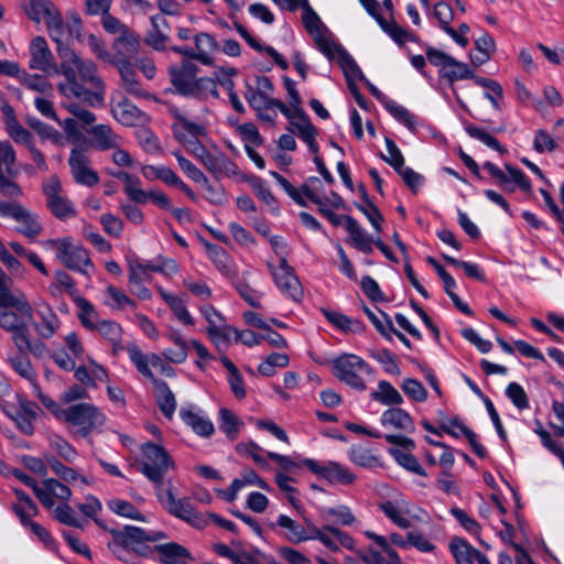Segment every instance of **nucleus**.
<instances>
[{
  "label": "nucleus",
  "mask_w": 564,
  "mask_h": 564,
  "mask_svg": "<svg viewBox=\"0 0 564 564\" xmlns=\"http://www.w3.org/2000/svg\"><path fill=\"white\" fill-rule=\"evenodd\" d=\"M45 24L51 39L58 44L57 53L62 59L61 73L66 79L58 85L61 94L90 106L100 104L104 99L102 82L97 75L95 63L79 57L69 46L61 43L64 28L61 14L51 18Z\"/></svg>",
  "instance_id": "1"
},
{
  "label": "nucleus",
  "mask_w": 564,
  "mask_h": 564,
  "mask_svg": "<svg viewBox=\"0 0 564 564\" xmlns=\"http://www.w3.org/2000/svg\"><path fill=\"white\" fill-rule=\"evenodd\" d=\"M107 531L111 535L108 547L113 553H117L119 549L130 550L143 557L152 553V549L147 544L148 542H156L167 538L163 531H147L134 525H124L120 530L110 528Z\"/></svg>",
  "instance_id": "2"
},
{
  "label": "nucleus",
  "mask_w": 564,
  "mask_h": 564,
  "mask_svg": "<svg viewBox=\"0 0 564 564\" xmlns=\"http://www.w3.org/2000/svg\"><path fill=\"white\" fill-rule=\"evenodd\" d=\"M62 422L75 429L74 437L87 438L106 423V415L95 404L82 402L65 408Z\"/></svg>",
  "instance_id": "3"
},
{
  "label": "nucleus",
  "mask_w": 564,
  "mask_h": 564,
  "mask_svg": "<svg viewBox=\"0 0 564 564\" xmlns=\"http://www.w3.org/2000/svg\"><path fill=\"white\" fill-rule=\"evenodd\" d=\"M141 456L139 471L154 485L156 491L162 489L167 470L175 467L172 457L162 445L152 442L141 446Z\"/></svg>",
  "instance_id": "4"
},
{
  "label": "nucleus",
  "mask_w": 564,
  "mask_h": 564,
  "mask_svg": "<svg viewBox=\"0 0 564 564\" xmlns=\"http://www.w3.org/2000/svg\"><path fill=\"white\" fill-rule=\"evenodd\" d=\"M372 372V367L354 354H343L333 360V375L358 391L366 390L365 376H370Z\"/></svg>",
  "instance_id": "5"
},
{
  "label": "nucleus",
  "mask_w": 564,
  "mask_h": 564,
  "mask_svg": "<svg viewBox=\"0 0 564 564\" xmlns=\"http://www.w3.org/2000/svg\"><path fill=\"white\" fill-rule=\"evenodd\" d=\"M44 246L55 250L57 260L67 269L88 274L87 269L94 268L90 254L80 245H74L70 237L48 239Z\"/></svg>",
  "instance_id": "6"
},
{
  "label": "nucleus",
  "mask_w": 564,
  "mask_h": 564,
  "mask_svg": "<svg viewBox=\"0 0 564 564\" xmlns=\"http://www.w3.org/2000/svg\"><path fill=\"white\" fill-rule=\"evenodd\" d=\"M172 482L169 480V488L166 490L160 489L156 491V497L166 511L187 522L196 529H204L208 524L205 514L198 513L192 505L189 498L177 499L172 489Z\"/></svg>",
  "instance_id": "7"
},
{
  "label": "nucleus",
  "mask_w": 564,
  "mask_h": 564,
  "mask_svg": "<svg viewBox=\"0 0 564 564\" xmlns=\"http://www.w3.org/2000/svg\"><path fill=\"white\" fill-rule=\"evenodd\" d=\"M43 193L46 198V206L59 220H67L76 216L74 203L63 195L61 180L53 175L43 184Z\"/></svg>",
  "instance_id": "8"
},
{
  "label": "nucleus",
  "mask_w": 564,
  "mask_h": 564,
  "mask_svg": "<svg viewBox=\"0 0 564 564\" xmlns=\"http://www.w3.org/2000/svg\"><path fill=\"white\" fill-rule=\"evenodd\" d=\"M198 70L197 65L189 61H184L180 66L170 68V80L178 95L196 99L200 86V77H197Z\"/></svg>",
  "instance_id": "9"
},
{
  "label": "nucleus",
  "mask_w": 564,
  "mask_h": 564,
  "mask_svg": "<svg viewBox=\"0 0 564 564\" xmlns=\"http://www.w3.org/2000/svg\"><path fill=\"white\" fill-rule=\"evenodd\" d=\"M268 268L276 286L285 296L295 302L302 300L303 289L294 273V270L289 265L286 258L282 257L278 267H273L271 263H268Z\"/></svg>",
  "instance_id": "10"
},
{
  "label": "nucleus",
  "mask_w": 564,
  "mask_h": 564,
  "mask_svg": "<svg viewBox=\"0 0 564 564\" xmlns=\"http://www.w3.org/2000/svg\"><path fill=\"white\" fill-rule=\"evenodd\" d=\"M302 464L313 474L326 479L330 484L351 485L356 475L337 462L321 464L312 458L303 459Z\"/></svg>",
  "instance_id": "11"
},
{
  "label": "nucleus",
  "mask_w": 564,
  "mask_h": 564,
  "mask_svg": "<svg viewBox=\"0 0 564 564\" xmlns=\"http://www.w3.org/2000/svg\"><path fill=\"white\" fill-rule=\"evenodd\" d=\"M68 165L76 184L94 187L99 183V175L97 171L91 167V161L84 151L73 149L69 153Z\"/></svg>",
  "instance_id": "12"
},
{
  "label": "nucleus",
  "mask_w": 564,
  "mask_h": 564,
  "mask_svg": "<svg viewBox=\"0 0 564 564\" xmlns=\"http://www.w3.org/2000/svg\"><path fill=\"white\" fill-rule=\"evenodd\" d=\"M29 66L31 69L41 70L45 74L59 73L54 55L43 36H36L31 41Z\"/></svg>",
  "instance_id": "13"
},
{
  "label": "nucleus",
  "mask_w": 564,
  "mask_h": 564,
  "mask_svg": "<svg viewBox=\"0 0 564 564\" xmlns=\"http://www.w3.org/2000/svg\"><path fill=\"white\" fill-rule=\"evenodd\" d=\"M17 312L13 311H0V327L11 334L12 341L15 347H21V345L26 346V334L29 330L28 321L31 318L23 315L15 307H13Z\"/></svg>",
  "instance_id": "14"
},
{
  "label": "nucleus",
  "mask_w": 564,
  "mask_h": 564,
  "mask_svg": "<svg viewBox=\"0 0 564 564\" xmlns=\"http://www.w3.org/2000/svg\"><path fill=\"white\" fill-rule=\"evenodd\" d=\"M12 284V280L7 275V273L0 268V307H15L19 312H21L26 317H32V306L29 303L26 296L19 292L17 294L10 291V285Z\"/></svg>",
  "instance_id": "15"
},
{
  "label": "nucleus",
  "mask_w": 564,
  "mask_h": 564,
  "mask_svg": "<svg viewBox=\"0 0 564 564\" xmlns=\"http://www.w3.org/2000/svg\"><path fill=\"white\" fill-rule=\"evenodd\" d=\"M245 98L249 106L257 112H260V110L276 108L284 117L292 119L291 109L282 100L273 98L271 95H262L261 93L254 91L253 87L250 85H247Z\"/></svg>",
  "instance_id": "16"
},
{
  "label": "nucleus",
  "mask_w": 564,
  "mask_h": 564,
  "mask_svg": "<svg viewBox=\"0 0 564 564\" xmlns=\"http://www.w3.org/2000/svg\"><path fill=\"white\" fill-rule=\"evenodd\" d=\"M6 131L9 137L17 143L29 145L32 142L31 132L25 129L18 120L14 109L9 104L1 107Z\"/></svg>",
  "instance_id": "17"
},
{
  "label": "nucleus",
  "mask_w": 564,
  "mask_h": 564,
  "mask_svg": "<svg viewBox=\"0 0 564 564\" xmlns=\"http://www.w3.org/2000/svg\"><path fill=\"white\" fill-rule=\"evenodd\" d=\"M206 250L208 258L223 275L230 280L238 278V267L224 248L213 243H206Z\"/></svg>",
  "instance_id": "18"
},
{
  "label": "nucleus",
  "mask_w": 564,
  "mask_h": 564,
  "mask_svg": "<svg viewBox=\"0 0 564 564\" xmlns=\"http://www.w3.org/2000/svg\"><path fill=\"white\" fill-rule=\"evenodd\" d=\"M200 162L216 178L237 174V165L221 152L209 151Z\"/></svg>",
  "instance_id": "19"
},
{
  "label": "nucleus",
  "mask_w": 564,
  "mask_h": 564,
  "mask_svg": "<svg viewBox=\"0 0 564 564\" xmlns=\"http://www.w3.org/2000/svg\"><path fill=\"white\" fill-rule=\"evenodd\" d=\"M88 133L91 145L99 151H108L122 144V138L108 124L93 126Z\"/></svg>",
  "instance_id": "20"
},
{
  "label": "nucleus",
  "mask_w": 564,
  "mask_h": 564,
  "mask_svg": "<svg viewBox=\"0 0 564 564\" xmlns=\"http://www.w3.org/2000/svg\"><path fill=\"white\" fill-rule=\"evenodd\" d=\"M289 120L290 123L295 128L299 138L302 139L307 144L310 151L314 154H317V129L312 124L306 112L304 110H300L299 116H295L292 112V119Z\"/></svg>",
  "instance_id": "21"
},
{
  "label": "nucleus",
  "mask_w": 564,
  "mask_h": 564,
  "mask_svg": "<svg viewBox=\"0 0 564 564\" xmlns=\"http://www.w3.org/2000/svg\"><path fill=\"white\" fill-rule=\"evenodd\" d=\"M180 416L199 436L209 437L215 432L213 422L200 410L181 409Z\"/></svg>",
  "instance_id": "22"
},
{
  "label": "nucleus",
  "mask_w": 564,
  "mask_h": 564,
  "mask_svg": "<svg viewBox=\"0 0 564 564\" xmlns=\"http://www.w3.org/2000/svg\"><path fill=\"white\" fill-rule=\"evenodd\" d=\"M153 395L162 414L171 420L176 410V399L169 384L162 379H155L152 382Z\"/></svg>",
  "instance_id": "23"
},
{
  "label": "nucleus",
  "mask_w": 564,
  "mask_h": 564,
  "mask_svg": "<svg viewBox=\"0 0 564 564\" xmlns=\"http://www.w3.org/2000/svg\"><path fill=\"white\" fill-rule=\"evenodd\" d=\"M141 39L130 28L113 41V51L116 52L117 61H129L139 52Z\"/></svg>",
  "instance_id": "24"
},
{
  "label": "nucleus",
  "mask_w": 564,
  "mask_h": 564,
  "mask_svg": "<svg viewBox=\"0 0 564 564\" xmlns=\"http://www.w3.org/2000/svg\"><path fill=\"white\" fill-rule=\"evenodd\" d=\"M112 117L122 126L133 127L142 122L143 112L130 100L123 98L111 106Z\"/></svg>",
  "instance_id": "25"
},
{
  "label": "nucleus",
  "mask_w": 564,
  "mask_h": 564,
  "mask_svg": "<svg viewBox=\"0 0 564 564\" xmlns=\"http://www.w3.org/2000/svg\"><path fill=\"white\" fill-rule=\"evenodd\" d=\"M380 423L384 427H392L404 433H413L415 431L411 415L398 406L386 410L380 417Z\"/></svg>",
  "instance_id": "26"
},
{
  "label": "nucleus",
  "mask_w": 564,
  "mask_h": 564,
  "mask_svg": "<svg viewBox=\"0 0 564 564\" xmlns=\"http://www.w3.org/2000/svg\"><path fill=\"white\" fill-rule=\"evenodd\" d=\"M108 174L123 183V192L135 204H145L148 202L147 192L140 188L141 180L126 171H108Z\"/></svg>",
  "instance_id": "27"
},
{
  "label": "nucleus",
  "mask_w": 564,
  "mask_h": 564,
  "mask_svg": "<svg viewBox=\"0 0 564 564\" xmlns=\"http://www.w3.org/2000/svg\"><path fill=\"white\" fill-rule=\"evenodd\" d=\"M200 313L208 322L207 333L213 338L228 340L231 334V327L227 326L223 315L212 305L200 307Z\"/></svg>",
  "instance_id": "28"
},
{
  "label": "nucleus",
  "mask_w": 564,
  "mask_h": 564,
  "mask_svg": "<svg viewBox=\"0 0 564 564\" xmlns=\"http://www.w3.org/2000/svg\"><path fill=\"white\" fill-rule=\"evenodd\" d=\"M117 67L121 77L122 88L135 97H147L148 94L142 89L138 75L129 61H117Z\"/></svg>",
  "instance_id": "29"
},
{
  "label": "nucleus",
  "mask_w": 564,
  "mask_h": 564,
  "mask_svg": "<svg viewBox=\"0 0 564 564\" xmlns=\"http://www.w3.org/2000/svg\"><path fill=\"white\" fill-rule=\"evenodd\" d=\"M321 312L328 323L344 333H362L366 328L365 324L359 319L350 318L340 312L324 307L321 308Z\"/></svg>",
  "instance_id": "30"
},
{
  "label": "nucleus",
  "mask_w": 564,
  "mask_h": 564,
  "mask_svg": "<svg viewBox=\"0 0 564 564\" xmlns=\"http://www.w3.org/2000/svg\"><path fill=\"white\" fill-rule=\"evenodd\" d=\"M40 317L39 323H34L33 327L37 335L43 339L51 338L59 327V319L50 305L37 311Z\"/></svg>",
  "instance_id": "31"
},
{
  "label": "nucleus",
  "mask_w": 564,
  "mask_h": 564,
  "mask_svg": "<svg viewBox=\"0 0 564 564\" xmlns=\"http://www.w3.org/2000/svg\"><path fill=\"white\" fill-rule=\"evenodd\" d=\"M235 28L241 37L257 52H265L274 63L283 70L289 68L288 61L272 46H263L260 42L254 39L249 31L240 23H235Z\"/></svg>",
  "instance_id": "32"
},
{
  "label": "nucleus",
  "mask_w": 564,
  "mask_h": 564,
  "mask_svg": "<svg viewBox=\"0 0 564 564\" xmlns=\"http://www.w3.org/2000/svg\"><path fill=\"white\" fill-rule=\"evenodd\" d=\"M155 551L160 554L163 564H183V560H192L189 551L175 542L159 544Z\"/></svg>",
  "instance_id": "33"
},
{
  "label": "nucleus",
  "mask_w": 564,
  "mask_h": 564,
  "mask_svg": "<svg viewBox=\"0 0 564 564\" xmlns=\"http://www.w3.org/2000/svg\"><path fill=\"white\" fill-rule=\"evenodd\" d=\"M94 332H98L100 336L111 344L113 354L123 350L121 345L122 327L119 323L111 319H102L96 324Z\"/></svg>",
  "instance_id": "34"
},
{
  "label": "nucleus",
  "mask_w": 564,
  "mask_h": 564,
  "mask_svg": "<svg viewBox=\"0 0 564 564\" xmlns=\"http://www.w3.org/2000/svg\"><path fill=\"white\" fill-rule=\"evenodd\" d=\"M124 349L140 375L149 379L151 382L156 379L150 368L151 354H144L135 343H129Z\"/></svg>",
  "instance_id": "35"
},
{
  "label": "nucleus",
  "mask_w": 564,
  "mask_h": 564,
  "mask_svg": "<svg viewBox=\"0 0 564 564\" xmlns=\"http://www.w3.org/2000/svg\"><path fill=\"white\" fill-rule=\"evenodd\" d=\"M25 12L31 20L37 23H46L51 18L61 14L50 0H30Z\"/></svg>",
  "instance_id": "36"
},
{
  "label": "nucleus",
  "mask_w": 564,
  "mask_h": 564,
  "mask_svg": "<svg viewBox=\"0 0 564 564\" xmlns=\"http://www.w3.org/2000/svg\"><path fill=\"white\" fill-rule=\"evenodd\" d=\"M172 115L177 120L173 126V130L183 132L186 139L194 140L206 135L207 130L203 123L189 120L178 109L172 110Z\"/></svg>",
  "instance_id": "37"
},
{
  "label": "nucleus",
  "mask_w": 564,
  "mask_h": 564,
  "mask_svg": "<svg viewBox=\"0 0 564 564\" xmlns=\"http://www.w3.org/2000/svg\"><path fill=\"white\" fill-rule=\"evenodd\" d=\"M276 527L283 529V536L293 544L307 541L305 528L286 514H280L276 519Z\"/></svg>",
  "instance_id": "38"
},
{
  "label": "nucleus",
  "mask_w": 564,
  "mask_h": 564,
  "mask_svg": "<svg viewBox=\"0 0 564 564\" xmlns=\"http://www.w3.org/2000/svg\"><path fill=\"white\" fill-rule=\"evenodd\" d=\"M160 295L164 302L170 306L175 317L184 325L193 326L194 318L186 308V300L182 296L171 294L163 289H160Z\"/></svg>",
  "instance_id": "39"
},
{
  "label": "nucleus",
  "mask_w": 564,
  "mask_h": 564,
  "mask_svg": "<svg viewBox=\"0 0 564 564\" xmlns=\"http://www.w3.org/2000/svg\"><path fill=\"white\" fill-rule=\"evenodd\" d=\"M217 48L216 40L208 33L200 32L195 35V59L204 65L213 64L212 54Z\"/></svg>",
  "instance_id": "40"
},
{
  "label": "nucleus",
  "mask_w": 564,
  "mask_h": 564,
  "mask_svg": "<svg viewBox=\"0 0 564 564\" xmlns=\"http://www.w3.org/2000/svg\"><path fill=\"white\" fill-rule=\"evenodd\" d=\"M377 23L380 25L381 30L399 45H403L405 42L417 41L413 33L400 26L393 18L391 20L380 18L377 19Z\"/></svg>",
  "instance_id": "41"
},
{
  "label": "nucleus",
  "mask_w": 564,
  "mask_h": 564,
  "mask_svg": "<svg viewBox=\"0 0 564 564\" xmlns=\"http://www.w3.org/2000/svg\"><path fill=\"white\" fill-rule=\"evenodd\" d=\"M377 23L380 25L381 30L399 45H403L405 42L417 41L413 33L400 26L393 18L391 20L380 18L377 19Z\"/></svg>",
  "instance_id": "42"
},
{
  "label": "nucleus",
  "mask_w": 564,
  "mask_h": 564,
  "mask_svg": "<svg viewBox=\"0 0 564 564\" xmlns=\"http://www.w3.org/2000/svg\"><path fill=\"white\" fill-rule=\"evenodd\" d=\"M370 398L384 405H400L403 403L401 393L387 380L378 382V390L372 391Z\"/></svg>",
  "instance_id": "43"
},
{
  "label": "nucleus",
  "mask_w": 564,
  "mask_h": 564,
  "mask_svg": "<svg viewBox=\"0 0 564 564\" xmlns=\"http://www.w3.org/2000/svg\"><path fill=\"white\" fill-rule=\"evenodd\" d=\"M449 550L456 564H474L477 550L463 538H453Z\"/></svg>",
  "instance_id": "44"
},
{
  "label": "nucleus",
  "mask_w": 564,
  "mask_h": 564,
  "mask_svg": "<svg viewBox=\"0 0 564 564\" xmlns=\"http://www.w3.org/2000/svg\"><path fill=\"white\" fill-rule=\"evenodd\" d=\"M74 303L78 307L77 316L83 326L91 332L95 330L96 324L100 321L94 305L83 296H76Z\"/></svg>",
  "instance_id": "45"
},
{
  "label": "nucleus",
  "mask_w": 564,
  "mask_h": 564,
  "mask_svg": "<svg viewBox=\"0 0 564 564\" xmlns=\"http://www.w3.org/2000/svg\"><path fill=\"white\" fill-rule=\"evenodd\" d=\"M345 229L349 234L348 243L354 248L358 249V246H362L365 242H375L373 239L351 216L344 215Z\"/></svg>",
  "instance_id": "46"
},
{
  "label": "nucleus",
  "mask_w": 564,
  "mask_h": 564,
  "mask_svg": "<svg viewBox=\"0 0 564 564\" xmlns=\"http://www.w3.org/2000/svg\"><path fill=\"white\" fill-rule=\"evenodd\" d=\"M17 221L22 224L21 227L17 228V231L31 240H34L40 236L43 230L37 216L29 212L26 208L22 209L21 217L17 218Z\"/></svg>",
  "instance_id": "47"
},
{
  "label": "nucleus",
  "mask_w": 564,
  "mask_h": 564,
  "mask_svg": "<svg viewBox=\"0 0 564 564\" xmlns=\"http://www.w3.org/2000/svg\"><path fill=\"white\" fill-rule=\"evenodd\" d=\"M440 76L446 78L451 86H453L456 80L474 78V72L467 64L454 58L453 62L447 63L446 68H444Z\"/></svg>",
  "instance_id": "48"
},
{
  "label": "nucleus",
  "mask_w": 564,
  "mask_h": 564,
  "mask_svg": "<svg viewBox=\"0 0 564 564\" xmlns=\"http://www.w3.org/2000/svg\"><path fill=\"white\" fill-rule=\"evenodd\" d=\"M26 123L34 130L42 140H48L54 144H61L63 137L54 127L41 121L35 117H28Z\"/></svg>",
  "instance_id": "49"
},
{
  "label": "nucleus",
  "mask_w": 564,
  "mask_h": 564,
  "mask_svg": "<svg viewBox=\"0 0 564 564\" xmlns=\"http://www.w3.org/2000/svg\"><path fill=\"white\" fill-rule=\"evenodd\" d=\"M466 132L468 135L473 139H476L484 143L485 145L489 147L492 150H496L500 154L507 153V149L503 148L499 141L489 133L485 128L474 126L471 123L467 124L465 127Z\"/></svg>",
  "instance_id": "50"
},
{
  "label": "nucleus",
  "mask_w": 564,
  "mask_h": 564,
  "mask_svg": "<svg viewBox=\"0 0 564 564\" xmlns=\"http://www.w3.org/2000/svg\"><path fill=\"white\" fill-rule=\"evenodd\" d=\"M108 508L116 514L132 520L145 521V517L131 502L122 499H111L107 502Z\"/></svg>",
  "instance_id": "51"
},
{
  "label": "nucleus",
  "mask_w": 564,
  "mask_h": 564,
  "mask_svg": "<svg viewBox=\"0 0 564 564\" xmlns=\"http://www.w3.org/2000/svg\"><path fill=\"white\" fill-rule=\"evenodd\" d=\"M389 454L395 459V462L399 465H401L406 470L419 476H427L424 468L421 466L420 462L414 455L402 452L401 449L397 448H390Z\"/></svg>",
  "instance_id": "52"
},
{
  "label": "nucleus",
  "mask_w": 564,
  "mask_h": 564,
  "mask_svg": "<svg viewBox=\"0 0 564 564\" xmlns=\"http://www.w3.org/2000/svg\"><path fill=\"white\" fill-rule=\"evenodd\" d=\"M379 509L388 519L401 529H409L411 527V521L405 517V513L397 502L391 500L383 501L379 505Z\"/></svg>",
  "instance_id": "53"
},
{
  "label": "nucleus",
  "mask_w": 564,
  "mask_h": 564,
  "mask_svg": "<svg viewBox=\"0 0 564 564\" xmlns=\"http://www.w3.org/2000/svg\"><path fill=\"white\" fill-rule=\"evenodd\" d=\"M241 422L238 416L230 410L221 408L219 410V427L230 440H235L239 432Z\"/></svg>",
  "instance_id": "54"
},
{
  "label": "nucleus",
  "mask_w": 564,
  "mask_h": 564,
  "mask_svg": "<svg viewBox=\"0 0 564 564\" xmlns=\"http://www.w3.org/2000/svg\"><path fill=\"white\" fill-rule=\"evenodd\" d=\"M349 459L357 466L373 468L379 464L378 458L371 451L364 446H352L349 451Z\"/></svg>",
  "instance_id": "55"
},
{
  "label": "nucleus",
  "mask_w": 564,
  "mask_h": 564,
  "mask_svg": "<svg viewBox=\"0 0 564 564\" xmlns=\"http://www.w3.org/2000/svg\"><path fill=\"white\" fill-rule=\"evenodd\" d=\"M383 107L400 122H402L409 129L415 128V117L403 106L397 104L392 99H384Z\"/></svg>",
  "instance_id": "56"
},
{
  "label": "nucleus",
  "mask_w": 564,
  "mask_h": 564,
  "mask_svg": "<svg viewBox=\"0 0 564 564\" xmlns=\"http://www.w3.org/2000/svg\"><path fill=\"white\" fill-rule=\"evenodd\" d=\"M53 514H54V518L59 523H63V524H66V525L73 527V528L83 529L86 523V521H83L76 517L74 509L67 503H62V505L57 506L53 510Z\"/></svg>",
  "instance_id": "57"
},
{
  "label": "nucleus",
  "mask_w": 564,
  "mask_h": 564,
  "mask_svg": "<svg viewBox=\"0 0 564 564\" xmlns=\"http://www.w3.org/2000/svg\"><path fill=\"white\" fill-rule=\"evenodd\" d=\"M289 361L288 355L272 352L259 365L258 370L262 376L271 377L274 375L276 367L284 368L289 365Z\"/></svg>",
  "instance_id": "58"
},
{
  "label": "nucleus",
  "mask_w": 564,
  "mask_h": 564,
  "mask_svg": "<svg viewBox=\"0 0 564 564\" xmlns=\"http://www.w3.org/2000/svg\"><path fill=\"white\" fill-rule=\"evenodd\" d=\"M302 22L307 33L313 37L322 34L325 28L322 20L310 6V3L306 4V7L303 9Z\"/></svg>",
  "instance_id": "59"
},
{
  "label": "nucleus",
  "mask_w": 564,
  "mask_h": 564,
  "mask_svg": "<svg viewBox=\"0 0 564 564\" xmlns=\"http://www.w3.org/2000/svg\"><path fill=\"white\" fill-rule=\"evenodd\" d=\"M15 163V151L9 141H0V173L15 175L13 170Z\"/></svg>",
  "instance_id": "60"
},
{
  "label": "nucleus",
  "mask_w": 564,
  "mask_h": 564,
  "mask_svg": "<svg viewBox=\"0 0 564 564\" xmlns=\"http://www.w3.org/2000/svg\"><path fill=\"white\" fill-rule=\"evenodd\" d=\"M50 446L66 462L72 463L77 457L76 449L62 436L53 434L48 438Z\"/></svg>",
  "instance_id": "61"
},
{
  "label": "nucleus",
  "mask_w": 564,
  "mask_h": 564,
  "mask_svg": "<svg viewBox=\"0 0 564 564\" xmlns=\"http://www.w3.org/2000/svg\"><path fill=\"white\" fill-rule=\"evenodd\" d=\"M506 395L518 410L529 409L528 394L519 383L510 382L506 388Z\"/></svg>",
  "instance_id": "62"
},
{
  "label": "nucleus",
  "mask_w": 564,
  "mask_h": 564,
  "mask_svg": "<svg viewBox=\"0 0 564 564\" xmlns=\"http://www.w3.org/2000/svg\"><path fill=\"white\" fill-rule=\"evenodd\" d=\"M535 425L536 427L534 429V432L541 438L543 446L549 452L560 457L562 453H564V444L555 441L539 420H535Z\"/></svg>",
  "instance_id": "63"
},
{
  "label": "nucleus",
  "mask_w": 564,
  "mask_h": 564,
  "mask_svg": "<svg viewBox=\"0 0 564 564\" xmlns=\"http://www.w3.org/2000/svg\"><path fill=\"white\" fill-rule=\"evenodd\" d=\"M174 156L177 160L181 170L186 174L187 177H189L195 183L207 184V177L195 164L184 158L180 152H175Z\"/></svg>",
  "instance_id": "64"
}]
</instances>
